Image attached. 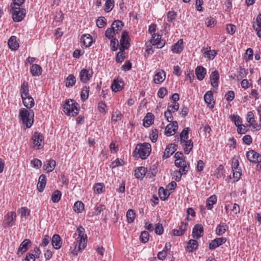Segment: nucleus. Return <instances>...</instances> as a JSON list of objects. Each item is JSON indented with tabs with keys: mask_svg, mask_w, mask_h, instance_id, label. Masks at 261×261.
Listing matches in <instances>:
<instances>
[{
	"mask_svg": "<svg viewBox=\"0 0 261 261\" xmlns=\"http://www.w3.org/2000/svg\"><path fill=\"white\" fill-rule=\"evenodd\" d=\"M151 145L145 143L143 144H138L134 151V155L137 158L145 159L150 154Z\"/></svg>",
	"mask_w": 261,
	"mask_h": 261,
	"instance_id": "nucleus-1",
	"label": "nucleus"
},
{
	"mask_svg": "<svg viewBox=\"0 0 261 261\" xmlns=\"http://www.w3.org/2000/svg\"><path fill=\"white\" fill-rule=\"evenodd\" d=\"M77 231L78 232V238L77 243H78V247L75 246L73 251L74 254H77V252L82 251L84 249L87 243V236L85 234V229L82 226H80L77 228Z\"/></svg>",
	"mask_w": 261,
	"mask_h": 261,
	"instance_id": "nucleus-2",
	"label": "nucleus"
},
{
	"mask_svg": "<svg viewBox=\"0 0 261 261\" xmlns=\"http://www.w3.org/2000/svg\"><path fill=\"white\" fill-rule=\"evenodd\" d=\"M19 117L22 123L25 124L27 127H30L32 126L34 117L33 110L21 108L19 111Z\"/></svg>",
	"mask_w": 261,
	"mask_h": 261,
	"instance_id": "nucleus-3",
	"label": "nucleus"
},
{
	"mask_svg": "<svg viewBox=\"0 0 261 261\" xmlns=\"http://www.w3.org/2000/svg\"><path fill=\"white\" fill-rule=\"evenodd\" d=\"M78 104L72 99H69L66 101L63 106L64 112L68 116L73 117L77 115L79 113V109L77 107Z\"/></svg>",
	"mask_w": 261,
	"mask_h": 261,
	"instance_id": "nucleus-4",
	"label": "nucleus"
},
{
	"mask_svg": "<svg viewBox=\"0 0 261 261\" xmlns=\"http://www.w3.org/2000/svg\"><path fill=\"white\" fill-rule=\"evenodd\" d=\"M10 12L12 15V18L15 22L22 21L25 15V10L23 8L10 5Z\"/></svg>",
	"mask_w": 261,
	"mask_h": 261,
	"instance_id": "nucleus-5",
	"label": "nucleus"
},
{
	"mask_svg": "<svg viewBox=\"0 0 261 261\" xmlns=\"http://www.w3.org/2000/svg\"><path fill=\"white\" fill-rule=\"evenodd\" d=\"M32 140L35 149H39L43 147L44 137L41 134L35 132L32 137Z\"/></svg>",
	"mask_w": 261,
	"mask_h": 261,
	"instance_id": "nucleus-6",
	"label": "nucleus"
},
{
	"mask_svg": "<svg viewBox=\"0 0 261 261\" xmlns=\"http://www.w3.org/2000/svg\"><path fill=\"white\" fill-rule=\"evenodd\" d=\"M123 25L124 24L122 21L115 20L112 23L111 28L108 29L105 33H119L122 30Z\"/></svg>",
	"mask_w": 261,
	"mask_h": 261,
	"instance_id": "nucleus-7",
	"label": "nucleus"
},
{
	"mask_svg": "<svg viewBox=\"0 0 261 261\" xmlns=\"http://www.w3.org/2000/svg\"><path fill=\"white\" fill-rule=\"evenodd\" d=\"M177 128V122L176 121H172L171 123L167 125L165 130V134L167 136H172L176 133Z\"/></svg>",
	"mask_w": 261,
	"mask_h": 261,
	"instance_id": "nucleus-8",
	"label": "nucleus"
},
{
	"mask_svg": "<svg viewBox=\"0 0 261 261\" xmlns=\"http://www.w3.org/2000/svg\"><path fill=\"white\" fill-rule=\"evenodd\" d=\"M246 156L247 159L251 162L257 163L261 161V155L253 150L248 151Z\"/></svg>",
	"mask_w": 261,
	"mask_h": 261,
	"instance_id": "nucleus-9",
	"label": "nucleus"
},
{
	"mask_svg": "<svg viewBox=\"0 0 261 261\" xmlns=\"http://www.w3.org/2000/svg\"><path fill=\"white\" fill-rule=\"evenodd\" d=\"M80 75L81 82L83 83H86L92 77V71L86 69H83L81 70Z\"/></svg>",
	"mask_w": 261,
	"mask_h": 261,
	"instance_id": "nucleus-10",
	"label": "nucleus"
},
{
	"mask_svg": "<svg viewBox=\"0 0 261 261\" xmlns=\"http://www.w3.org/2000/svg\"><path fill=\"white\" fill-rule=\"evenodd\" d=\"M161 36L159 34H153L150 40V43L153 45H156L158 48H162L164 46V42L161 40Z\"/></svg>",
	"mask_w": 261,
	"mask_h": 261,
	"instance_id": "nucleus-11",
	"label": "nucleus"
},
{
	"mask_svg": "<svg viewBox=\"0 0 261 261\" xmlns=\"http://www.w3.org/2000/svg\"><path fill=\"white\" fill-rule=\"evenodd\" d=\"M130 38L128 34H122L120 39V45L121 48L126 49L129 47Z\"/></svg>",
	"mask_w": 261,
	"mask_h": 261,
	"instance_id": "nucleus-12",
	"label": "nucleus"
},
{
	"mask_svg": "<svg viewBox=\"0 0 261 261\" xmlns=\"http://www.w3.org/2000/svg\"><path fill=\"white\" fill-rule=\"evenodd\" d=\"M203 229L201 224L195 225L193 229L192 236L194 239H198L203 236Z\"/></svg>",
	"mask_w": 261,
	"mask_h": 261,
	"instance_id": "nucleus-13",
	"label": "nucleus"
},
{
	"mask_svg": "<svg viewBox=\"0 0 261 261\" xmlns=\"http://www.w3.org/2000/svg\"><path fill=\"white\" fill-rule=\"evenodd\" d=\"M5 223L7 226H12L16 218V213L14 212L8 213L5 216Z\"/></svg>",
	"mask_w": 261,
	"mask_h": 261,
	"instance_id": "nucleus-14",
	"label": "nucleus"
},
{
	"mask_svg": "<svg viewBox=\"0 0 261 261\" xmlns=\"http://www.w3.org/2000/svg\"><path fill=\"white\" fill-rule=\"evenodd\" d=\"M31 245V241L29 239H25L23 241V242L20 244V246L18 250L17 254L19 255V253H22L27 251L29 249V247Z\"/></svg>",
	"mask_w": 261,
	"mask_h": 261,
	"instance_id": "nucleus-15",
	"label": "nucleus"
},
{
	"mask_svg": "<svg viewBox=\"0 0 261 261\" xmlns=\"http://www.w3.org/2000/svg\"><path fill=\"white\" fill-rule=\"evenodd\" d=\"M51 244L53 247L56 249H59L62 244V241L59 234H54L51 239Z\"/></svg>",
	"mask_w": 261,
	"mask_h": 261,
	"instance_id": "nucleus-16",
	"label": "nucleus"
},
{
	"mask_svg": "<svg viewBox=\"0 0 261 261\" xmlns=\"http://www.w3.org/2000/svg\"><path fill=\"white\" fill-rule=\"evenodd\" d=\"M180 144L182 146L185 153L186 154H189L193 147V142L191 140L181 141Z\"/></svg>",
	"mask_w": 261,
	"mask_h": 261,
	"instance_id": "nucleus-17",
	"label": "nucleus"
},
{
	"mask_svg": "<svg viewBox=\"0 0 261 261\" xmlns=\"http://www.w3.org/2000/svg\"><path fill=\"white\" fill-rule=\"evenodd\" d=\"M175 145L173 144H170L166 148L163 158L165 159L169 158L176 151Z\"/></svg>",
	"mask_w": 261,
	"mask_h": 261,
	"instance_id": "nucleus-18",
	"label": "nucleus"
},
{
	"mask_svg": "<svg viewBox=\"0 0 261 261\" xmlns=\"http://www.w3.org/2000/svg\"><path fill=\"white\" fill-rule=\"evenodd\" d=\"M226 241V240L224 238H217L210 243L209 248L210 249H214L224 243Z\"/></svg>",
	"mask_w": 261,
	"mask_h": 261,
	"instance_id": "nucleus-19",
	"label": "nucleus"
},
{
	"mask_svg": "<svg viewBox=\"0 0 261 261\" xmlns=\"http://www.w3.org/2000/svg\"><path fill=\"white\" fill-rule=\"evenodd\" d=\"M22 100L24 106L28 109H30L33 107L35 105L34 99L30 95L23 97Z\"/></svg>",
	"mask_w": 261,
	"mask_h": 261,
	"instance_id": "nucleus-20",
	"label": "nucleus"
},
{
	"mask_svg": "<svg viewBox=\"0 0 261 261\" xmlns=\"http://www.w3.org/2000/svg\"><path fill=\"white\" fill-rule=\"evenodd\" d=\"M203 56L209 60H213L217 55V51L215 50H211L210 47L203 49Z\"/></svg>",
	"mask_w": 261,
	"mask_h": 261,
	"instance_id": "nucleus-21",
	"label": "nucleus"
},
{
	"mask_svg": "<svg viewBox=\"0 0 261 261\" xmlns=\"http://www.w3.org/2000/svg\"><path fill=\"white\" fill-rule=\"evenodd\" d=\"M165 72L163 70H161L155 74L153 81L156 84H161L165 80Z\"/></svg>",
	"mask_w": 261,
	"mask_h": 261,
	"instance_id": "nucleus-22",
	"label": "nucleus"
},
{
	"mask_svg": "<svg viewBox=\"0 0 261 261\" xmlns=\"http://www.w3.org/2000/svg\"><path fill=\"white\" fill-rule=\"evenodd\" d=\"M123 83L121 80H115L111 85L112 90L117 92L121 90L123 87Z\"/></svg>",
	"mask_w": 261,
	"mask_h": 261,
	"instance_id": "nucleus-23",
	"label": "nucleus"
},
{
	"mask_svg": "<svg viewBox=\"0 0 261 261\" xmlns=\"http://www.w3.org/2000/svg\"><path fill=\"white\" fill-rule=\"evenodd\" d=\"M219 80V74L218 72L216 70L213 71L210 76V80L212 86L215 88L218 87Z\"/></svg>",
	"mask_w": 261,
	"mask_h": 261,
	"instance_id": "nucleus-24",
	"label": "nucleus"
},
{
	"mask_svg": "<svg viewBox=\"0 0 261 261\" xmlns=\"http://www.w3.org/2000/svg\"><path fill=\"white\" fill-rule=\"evenodd\" d=\"M81 40L86 47L90 46L93 41L92 37L90 34H85L82 36Z\"/></svg>",
	"mask_w": 261,
	"mask_h": 261,
	"instance_id": "nucleus-25",
	"label": "nucleus"
},
{
	"mask_svg": "<svg viewBox=\"0 0 261 261\" xmlns=\"http://www.w3.org/2000/svg\"><path fill=\"white\" fill-rule=\"evenodd\" d=\"M20 92L21 98L24 97L30 96L28 82L24 81L22 83V84L21 85Z\"/></svg>",
	"mask_w": 261,
	"mask_h": 261,
	"instance_id": "nucleus-26",
	"label": "nucleus"
},
{
	"mask_svg": "<svg viewBox=\"0 0 261 261\" xmlns=\"http://www.w3.org/2000/svg\"><path fill=\"white\" fill-rule=\"evenodd\" d=\"M195 73L197 79L201 81L206 74V69L201 66H197L195 69Z\"/></svg>",
	"mask_w": 261,
	"mask_h": 261,
	"instance_id": "nucleus-27",
	"label": "nucleus"
},
{
	"mask_svg": "<svg viewBox=\"0 0 261 261\" xmlns=\"http://www.w3.org/2000/svg\"><path fill=\"white\" fill-rule=\"evenodd\" d=\"M187 230V223L182 222L181 223L179 229L173 230V234L174 236H182L185 232Z\"/></svg>",
	"mask_w": 261,
	"mask_h": 261,
	"instance_id": "nucleus-28",
	"label": "nucleus"
},
{
	"mask_svg": "<svg viewBox=\"0 0 261 261\" xmlns=\"http://www.w3.org/2000/svg\"><path fill=\"white\" fill-rule=\"evenodd\" d=\"M183 40L179 39L175 44L172 46V50L175 53H180L183 49Z\"/></svg>",
	"mask_w": 261,
	"mask_h": 261,
	"instance_id": "nucleus-29",
	"label": "nucleus"
},
{
	"mask_svg": "<svg viewBox=\"0 0 261 261\" xmlns=\"http://www.w3.org/2000/svg\"><path fill=\"white\" fill-rule=\"evenodd\" d=\"M8 43L9 48L12 50H16L19 47V44L15 36H11L9 39Z\"/></svg>",
	"mask_w": 261,
	"mask_h": 261,
	"instance_id": "nucleus-30",
	"label": "nucleus"
},
{
	"mask_svg": "<svg viewBox=\"0 0 261 261\" xmlns=\"http://www.w3.org/2000/svg\"><path fill=\"white\" fill-rule=\"evenodd\" d=\"M46 180L45 175L41 174L39 178L38 183L37 185V189L39 192L43 191L46 185Z\"/></svg>",
	"mask_w": 261,
	"mask_h": 261,
	"instance_id": "nucleus-31",
	"label": "nucleus"
},
{
	"mask_svg": "<svg viewBox=\"0 0 261 261\" xmlns=\"http://www.w3.org/2000/svg\"><path fill=\"white\" fill-rule=\"evenodd\" d=\"M147 171V169L144 167H140L135 170V175L137 178L142 179Z\"/></svg>",
	"mask_w": 261,
	"mask_h": 261,
	"instance_id": "nucleus-32",
	"label": "nucleus"
},
{
	"mask_svg": "<svg viewBox=\"0 0 261 261\" xmlns=\"http://www.w3.org/2000/svg\"><path fill=\"white\" fill-rule=\"evenodd\" d=\"M204 99L205 102L208 105H211L210 107L212 109L214 107L213 102V95L211 91H207L204 95Z\"/></svg>",
	"mask_w": 261,
	"mask_h": 261,
	"instance_id": "nucleus-33",
	"label": "nucleus"
},
{
	"mask_svg": "<svg viewBox=\"0 0 261 261\" xmlns=\"http://www.w3.org/2000/svg\"><path fill=\"white\" fill-rule=\"evenodd\" d=\"M56 166V162L53 160H50L46 162L44 165V169L47 172L53 171Z\"/></svg>",
	"mask_w": 261,
	"mask_h": 261,
	"instance_id": "nucleus-34",
	"label": "nucleus"
},
{
	"mask_svg": "<svg viewBox=\"0 0 261 261\" xmlns=\"http://www.w3.org/2000/svg\"><path fill=\"white\" fill-rule=\"evenodd\" d=\"M41 67L37 64H34L31 68V72L34 76L40 75L41 74Z\"/></svg>",
	"mask_w": 261,
	"mask_h": 261,
	"instance_id": "nucleus-35",
	"label": "nucleus"
},
{
	"mask_svg": "<svg viewBox=\"0 0 261 261\" xmlns=\"http://www.w3.org/2000/svg\"><path fill=\"white\" fill-rule=\"evenodd\" d=\"M217 197L213 195L210 196L206 201V207L208 210H211L213 207V205L217 202Z\"/></svg>",
	"mask_w": 261,
	"mask_h": 261,
	"instance_id": "nucleus-36",
	"label": "nucleus"
},
{
	"mask_svg": "<svg viewBox=\"0 0 261 261\" xmlns=\"http://www.w3.org/2000/svg\"><path fill=\"white\" fill-rule=\"evenodd\" d=\"M198 247V242L195 240H190L188 242L187 248L189 251L193 252Z\"/></svg>",
	"mask_w": 261,
	"mask_h": 261,
	"instance_id": "nucleus-37",
	"label": "nucleus"
},
{
	"mask_svg": "<svg viewBox=\"0 0 261 261\" xmlns=\"http://www.w3.org/2000/svg\"><path fill=\"white\" fill-rule=\"evenodd\" d=\"M253 27L257 33H261V14L257 16L256 22L253 23Z\"/></svg>",
	"mask_w": 261,
	"mask_h": 261,
	"instance_id": "nucleus-38",
	"label": "nucleus"
},
{
	"mask_svg": "<svg viewBox=\"0 0 261 261\" xmlns=\"http://www.w3.org/2000/svg\"><path fill=\"white\" fill-rule=\"evenodd\" d=\"M153 122V115L150 113H148L144 118L143 125L146 127H149Z\"/></svg>",
	"mask_w": 261,
	"mask_h": 261,
	"instance_id": "nucleus-39",
	"label": "nucleus"
},
{
	"mask_svg": "<svg viewBox=\"0 0 261 261\" xmlns=\"http://www.w3.org/2000/svg\"><path fill=\"white\" fill-rule=\"evenodd\" d=\"M159 194L162 200H166L169 196L170 193L167 189L160 187L159 190Z\"/></svg>",
	"mask_w": 261,
	"mask_h": 261,
	"instance_id": "nucleus-40",
	"label": "nucleus"
},
{
	"mask_svg": "<svg viewBox=\"0 0 261 261\" xmlns=\"http://www.w3.org/2000/svg\"><path fill=\"white\" fill-rule=\"evenodd\" d=\"M126 216L128 223H131L135 220V218L136 217V213L133 210L129 209L127 211Z\"/></svg>",
	"mask_w": 261,
	"mask_h": 261,
	"instance_id": "nucleus-41",
	"label": "nucleus"
},
{
	"mask_svg": "<svg viewBox=\"0 0 261 261\" xmlns=\"http://www.w3.org/2000/svg\"><path fill=\"white\" fill-rule=\"evenodd\" d=\"M61 192L57 190H55L51 194V199L54 203H57L59 201L61 198Z\"/></svg>",
	"mask_w": 261,
	"mask_h": 261,
	"instance_id": "nucleus-42",
	"label": "nucleus"
},
{
	"mask_svg": "<svg viewBox=\"0 0 261 261\" xmlns=\"http://www.w3.org/2000/svg\"><path fill=\"white\" fill-rule=\"evenodd\" d=\"M227 228V226L225 223L220 224L216 228V233L218 235H222L223 234Z\"/></svg>",
	"mask_w": 261,
	"mask_h": 261,
	"instance_id": "nucleus-43",
	"label": "nucleus"
},
{
	"mask_svg": "<svg viewBox=\"0 0 261 261\" xmlns=\"http://www.w3.org/2000/svg\"><path fill=\"white\" fill-rule=\"evenodd\" d=\"M75 77L72 74H70L66 79V86L67 87L73 86L75 84Z\"/></svg>",
	"mask_w": 261,
	"mask_h": 261,
	"instance_id": "nucleus-44",
	"label": "nucleus"
},
{
	"mask_svg": "<svg viewBox=\"0 0 261 261\" xmlns=\"http://www.w3.org/2000/svg\"><path fill=\"white\" fill-rule=\"evenodd\" d=\"M84 209V205L83 202L77 201L74 204V210L76 213H81Z\"/></svg>",
	"mask_w": 261,
	"mask_h": 261,
	"instance_id": "nucleus-45",
	"label": "nucleus"
},
{
	"mask_svg": "<svg viewBox=\"0 0 261 261\" xmlns=\"http://www.w3.org/2000/svg\"><path fill=\"white\" fill-rule=\"evenodd\" d=\"M40 253L41 251L40 249L38 247H35L33 253H28L26 256L29 257L31 256L34 257V260L35 261L36 258H38L39 257Z\"/></svg>",
	"mask_w": 261,
	"mask_h": 261,
	"instance_id": "nucleus-46",
	"label": "nucleus"
},
{
	"mask_svg": "<svg viewBox=\"0 0 261 261\" xmlns=\"http://www.w3.org/2000/svg\"><path fill=\"white\" fill-rule=\"evenodd\" d=\"M105 10L107 12H110L114 7V0H105Z\"/></svg>",
	"mask_w": 261,
	"mask_h": 261,
	"instance_id": "nucleus-47",
	"label": "nucleus"
},
{
	"mask_svg": "<svg viewBox=\"0 0 261 261\" xmlns=\"http://www.w3.org/2000/svg\"><path fill=\"white\" fill-rule=\"evenodd\" d=\"M89 87L85 86L82 90L81 97L83 101L88 99L89 96Z\"/></svg>",
	"mask_w": 261,
	"mask_h": 261,
	"instance_id": "nucleus-48",
	"label": "nucleus"
},
{
	"mask_svg": "<svg viewBox=\"0 0 261 261\" xmlns=\"http://www.w3.org/2000/svg\"><path fill=\"white\" fill-rule=\"evenodd\" d=\"M224 167L222 165H220L215 171L214 175L218 178H220L223 177V170Z\"/></svg>",
	"mask_w": 261,
	"mask_h": 261,
	"instance_id": "nucleus-49",
	"label": "nucleus"
},
{
	"mask_svg": "<svg viewBox=\"0 0 261 261\" xmlns=\"http://www.w3.org/2000/svg\"><path fill=\"white\" fill-rule=\"evenodd\" d=\"M189 127H187L182 130L180 135V141H186L189 137Z\"/></svg>",
	"mask_w": 261,
	"mask_h": 261,
	"instance_id": "nucleus-50",
	"label": "nucleus"
},
{
	"mask_svg": "<svg viewBox=\"0 0 261 261\" xmlns=\"http://www.w3.org/2000/svg\"><path fill=\"white\" fill-rule=\"evenodd\" d=\"M253 51L251 48H248L245 54L244 59L247 62L253 58Z\"/></svg>",
	"mask_w": 261,
	"mask_h": 261,
	"instance_id": "nucleus-51",
	"label": "nucleus"
},
{
	"mask_svg": "<svg viewBox=\"0 0 261 261\" xmlns=\"http://www.w3.org/2000/svg\"><path fill=\"white\" fill-rule=\"evenodd\" d=\"M104 185L102 183H97L94 187V192L97 194H100L102 192V189Z\"/></svg>",
	"mask_w": 261,
	"mask_h": 261,
	"instance_id": "nucleus-52",
	"label": "nucleus"
},
{
	"mask_svg": "<svg viewBox=\"0 0 261 261\" xmlns=\"http://www.w3.org/2000/svg\"><path fill=\"white\" fill-rule=\"evenodd\" d=\"M140 240L142 243H146L149 240V233L146 231H143L141 232L140 237Z\"/></svg>",
	"mask_w": 261,
	"mask_h": 261,
	"instance_id": "nucleus-53",
	"label": "nucleus"
},
{
	"mask_svg": "<svg viewBox=\"0 0 261 261\" xmlns=\"http://www.w3.org/2000/svg\"><path fill=\"white\" fill-rule=\"evenodd\" d=\"M31 165L33 166L34 168L39 169L42 166V162L41 161L37 159H34L31 162Z\"/></svg>",
	"mask_w": 261,
	"mask_h": 261,
	"instance_id": "nucleus-54",
	"label": "nucleus"
},
{
	"mask_svg": "<svg viewBox=\"0 0 261 261\" xmlns=\"http://www.w3.org/2000/svg\"><path fill=\"white\" fill-rule=\"evenodd\" d=\"M164 116L168 122H172L173 117L171 114V110L168 108L167 110L164 112Z\"/></svg>",
	"mask_w": 261,
	"mask_h": 261,
	"instance_id": "nucleus-55",
	"label": "nucleus"
},
{
	"mask_svg": "<svg viewBox=\"0 0 261 261\" xmlns=\"http://www.w3.org/2000/svg\"><path fill=\"white\" fill-rule=\"evenodd\" d=\"M233 176L238 180L241 176V170L240 168H237L236 169H232Z\"/></svg>",
	"mask_w": 261,
	"mask_h": 261,
	"instance_id": "nucleus-56",
	"label": "nucleus"
},
{
	"mask_svg": "<svg viewBox=\"0 0 261 261\" xmlns=\"http://www.w3.org/2000/svg\"><path fill=\"white\" fill-rule=\"evenodd\" d=\"M176 16V13L174 11L168 12L167 15V19L168 22H171L174 20Z\"/></svg>",
	"mask_w": 261,
	"mask_h": 261,
	"instance_id": "nucleus-57",
	"label": "nucleus"
},
{
	"mask_svg": "<svg viewBox=\"0 0 261 261\" xmlns=\"http://www.w3.org/2000/svg\"><path fill=\"white\" fill-rule=\"evenodd\" d=\"M106 24V20L105 17H100L96 21V25L99 28H102Z\"/></svg>",
	"mask_w": 261,
	"mask_h": 261,
	"instance_id": "nucleus-58",
	"label": "nucleus"
},
{
	"mask_svg": "<svg viewBox=\"0 0 261 261\" xmlns=\"http://www.w3.org/2000/svg\"><path fill=\"white\" fill-rule=\"evenodd\" d=\"M124 52L123 51H119L117 54L116 61L118 63H121L124 60Z\"/></svg>",
	"mask_w": 261,
	"mask_h": 261,
	"instance_id": "nucleus-59",
	"label": "nucleus"
},
{
	"mask_svg": "<svg viewBox=\"0 0 261 261\" xmlns=\"http://www.w3.org/2000/svg\"><path fill=\"white\" fill-rule=\"evenodd\" d=\"M150 139L152 142H155L158 138V131L157 129L152 130V133L150 136Z\"/></svg>",
	"mask_w": 261,
	"mask_h": 261,
	"instance_id": "nucleus-60",
	"label": "nucleus"
},
{
	"mask_svg": "<svg viewBox=\"0 0 261 261\" xmlns=\"http://www.w3.org/2000/svg\"><path fill=\"white\" fill-rule=\"evenodd\" d=\"M154 51L152 49V47L151 45H147L146 44V49L144 54V56L145 57H149L150 55H152Z\"/></svg>",
	"mask_w": 261,
	"mask_h": 261,
	"instance_id": "nucleus-61",
	"label": "nucleus"
},
{
	"mask_svg": "<svg viewBox=\"0 0 261 261\" xmlns=\"http://www.w3.org/2000/svg\"><path fill=\"white\" fill-rule=\"evenodd\" d=\"M18 213L23 216L28 217L30 215V211L25 207H21L18 210Z\"/></svg>",
	"mask_w": 261,
	"mask_h": 261,
	"instance_id": "nucleus-62",
	"label": "nucleus"
},
{
	"mask_svg": "<svg viewBox=\"0 0 261 261\" xmlns=\"http://www.w3.org/2000/svg\"><path fill=\"white\" fill-rule=\"evenodd\" d=\"M155 232L158 234H161L163 232V227L162 224L158 223L155 225Z\"/></svg>",
	"mask_w": 261,
	"mask_h": 261,
	"instance_id": "nucleus-63",
	"label": "nucleus"
},
{
	"mask_svg": "<svg viewBox=\"0 0 261 261\" xmlns=\"http://www.w3.org/2000/svg\"><path fill=\"white\" fill-rule=\"evenodd\" d=\"M167 92V89L165 88L162 87L158 91V95L159 97H160L161 98H163L166 94Z\"/></svg>",
	"mask_w": 261,
	"mask_h": 261,
	"instance_id": "nucleus-64",
	"label": "nucleus"
}]
</instances>
